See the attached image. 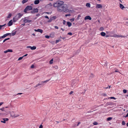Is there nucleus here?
I'll list each match as a JSON object with an SVG mask.
<instances>
[{
    "label": "nucleus",
    "mask_w": 128,
    "mask_h": 128,
    "mask_svg": "<svg viewBox=\"0 0 128 128\" xmlns=\"http://www.w3.org/2000/svg\"><path fill=\"white\" fill-rule=\"evenodd\" d=\"M63 1H58L54 3L53 6L56 8H57V10L59 12H69L68 7L66 4H64Z\"/></svg>",
    "instance_id": "nucleus-1"
},
{
    "label": "nucleus",
    "mask_w": 128,
    "mask_h": 128,
    "mask_svg": "<svg viewBox=\"0 0 128 128\" xmlns=\"http://www.w3.org/2000/svg\"><path fill=\"white\" fill-rule=\"evenodd\" d=\"M23 15V14L20 13H18L13 18V21L14 22H16L19 18H20Z\"/></svg>",
    "instance_id": "nucleus-2"
},
{
    "label": "nucleus",
    "mask_w": 128,
    "mask_h": 128,
    "mask_svg": "<svg viewBox=\"0 0 128 128\" xmlns=\"http://www.w3.org/2000/svg\"><path fill=\"white\" fill-rule=\"evenodd\" d=\"M32 6H27L24 9V12L25 13H27L26 11L27 10H32Z\"/></svg>",
    "instance_id": "nucleus-3"
},
{
    "label": "nucleus",
    "mask_w": 128,
    "mask_h": 128,
    "mask_svg": "<svg viewBox=\"0 0 128 128\" xmlns=\"http://www.w3.org/2000/svg\"><path fill=\"white\" fill-rule=\"evenodd\" d=\"M19 115L18 114L16 116H15V114H14V112L13 111H12L10 113V116H11L14 118H15L16 117H18L19 116Z\"/></svg>",
    "instance_id": "nucleus-4"
},
{
    "label": "nucleus",
    "mask_w": 128,
    "mask_h": 128,
    "mask_svg": "<svg viewBox=\"0 0 128 128\" xmlns=\"http://www.w3.org/2000/svg\"><path fill=\"white\" fill-rule=\"evenodd\" d=\"M32 20H29L26 19V18H24L23 20V22L24 23H26L27 22H32Z\"/></svg>",
    "instance_id": "nucleus-5"
},
{
    "label": "nucleus",
    "mask_w": 128,
    "mask_h": 128,
    "mask_svg": "<svg viewBox=\"0 0 128 128\" xmlns=\"http://www.w3.org/2000/svg\"><path fill=\"white\" fill-rule=\"evenodd\" d=\"M38 10L37 8H34L33 10L31 11V12L32 13L34 14L35 12H38Z\"/></svg>",
    "instance_id": "nucleus-6"
},
{
    "label": "nucleus",
    "mask_w": 128,
    "mask_h": 128,
    "mask_svg": "<svg viewBox=\"0 0 128 128\" xmlns=\"http://www.w3.org/2000/svg\"><path fill=\"white\" fill-rule=\"evenodd\" d=\"M102 8V6L101 4H96V8L101 9Z\"/></svg>",
    "instance_id": "nucleus-7"
},
{
    "label": "nucleus",
    "mask_w": 128,
    "mask_h": 128,
    "mask_svg": "<svg viewBox=\"0 0 128 128\" xmlns=\"http://www.w3.org/2000/svg\"><path fill=\"white\" fill-rule=\"evenodd\" d=\"M13 24V22L12 20H10L8 23V26H10L12 25Z\"/></svg>",
    "instance_id": "nucleus-8"
},
{
    "label": "nucleus",
    "mask_w": 128,
    "mask_h": 128,
    "mask_svg": "<svg viewBox=\"0 0 128 128\" xmlns=\"http://www.w3.org/2000/svg\"><path fill=\"white\" fill-rule=\"evenodd\" d=\"M27 48H30L32 50H34L36 49V46H34L32 47L30 46H27Z\"/></svg>",
    "instance_id": "nucleus-9"
},
{
    "label": "nucleus",
    "mask_w": 128,
    "mask_h": 128,
    "mask_svg": "<svg viewBox=\"0 0 128 128\" xmlns=\"http://www.w3.org/2000/svg\"><path fill=\"white\" fill-rule=\"evenodd\" d=\"M91 20L92 19V18L90 16H86L85 18H84V20Z\"/></svg>",
    "instance_id": "nucleus-10"
},
{
    "label": "nucleus",
    "mask_w": 128,
    "mask_h": 128,
    "mask_svg": "<svg viewBox=\"0 0 128 128\" xmlns=\"http://www.w3.org/2000/svg\"><path fill=\"white\" fill-rule=\"evenodd\" d=\"M34 30L35 32H40L41 33H42L43 32L42 30L39 29L37 30L35 29Z\"/></svg>",
    "instance_id": "nucleus-11"
},
{
    "label": "nucleus",
    "mask_w": 128,
    "mask_h": 128,
    "mask_svg": "<svg viewBox=\"0 0 128 128\" xmlns=\"http://www.w3.org/2000/svg\"><path fill=\"white\" fill-rule=\"evenodd\" d=\"M12 49H8L7 50L4 51V53H6L8 52H12Z\"/></svg>",
    "instance_id": "nucleus-12"
},
{
    "label": "nucleus",
    "mask_w": 128,
    "mask_h": 128,
    "mask_svg": "<svg viewBox=\"0 0 128 128\" xmlns=\"http://www.w3.org/2000/svg\"><path fill=\"white\" fill-rule=\"evenodd\" d=\"M113 103L112 102H107L106 104V106L111 105L113 104Z\"/></svg>",
    "instance_id": "nucleus-13"
},
{
    "label": "nucleus",
    "mask_w": 128,
    "mask_h": 128,
    "mask_svg": "<svg viewBox=\"0 0 128 128\" xmlns=\"http://www.w3.org/2000/svg\"><path fill=\"white\" fill-rule=\"evenodd\" d=\"M10 34H11L10 33H6L5 34H4L3 36H2V38H5V37H6V36H7L9 35H10Z\"/></svg>",
    "instance_id": "nucleus-14"
},
{
    "label": "nucleus",
    "mask_w": 128,
    "mask_h": 128,
    "mask_svg": "<svg viewBox=\"0 0 128 128\" xmlns=\"http://www.w3.org/2000/svg\"><path fill=\"white\" fill-rule=\"evenodd\" d=\"M120 7L122 10L125 8V7L122 4H120Z\"/></svg>",
    "instance_id": "nucleus-15"
},
{
    "label": "nucleus",
    "mask_w": 128,
    "mask_h": 128,
    "mask_svg": "<svg viewBox=\"0 0 128 128\" xmlns=\"http://www.w3.org/2000/svg\"><path fill=\"white\" fill-rule=\"evenodd\" d=\"M106 34V33L105 32H102L100 33V34L102 36L104 37V36H105ZM99 34L100 35V34Z\"/></svg>",
    "instance_id": "nucleus-16"
},
{
    "label": "nucleus",
    "mask_w": 128,
    "mask_h": 128,
    "mask_svg": "<svg viewBox=\"0 0 128 128\" xmlns=\"http://www.w3.org/2000/svg\"><path fill=\"white\" fill-rule=\"evenodd\" d=\"M67 25L66 26L68 25L69 27H70L72 25V23L69 22H67Z\"/></svg>",
    "instance_id": "nucleus-17"
},
{
    "label": "nucleus",
    "mask_w": 128,
    "mask_h": 128,
    "mask_svg": "<svg viewBox=\"0 0 128 128\" xmlns=\"http://www.w3.org/2000/svg\"><path fill=\"white\" fill-rule=\"evenodd\" d=\"M56 18V16H54L51 17L50 18L52 20V21L53 20H54Z\"/></svg>",
    "instance_id": "nucleus-18"
},
{
    "label": "nucleus",
    "mask_w": 128,
    "mask_h": 128,
    "mask_svg": "<svg viewBox=\"0 0 128 128\" xmlns=\"http://www.w3.org/2000/svg\"><path fill=\"white\" fill-rule=\"evenodd\" d=\"M40 1L39 0H35L34 2V4H38L39 3Z\"/></svg>",
    "instance_id": "nucleus-19"
},
{
    "label": "nucleus",
    "mask_w": 128,
    "mask_h": 128,
    "mask_svg": "<svg viewBox=\"0 0 128 128\" xmlns=\"http://www.w3.org/2000/svg\"><path fill=\"white\" fill-rule=\"evenodd\" d=\"M112 119V118L111 117H109L106 119L107 121H109L111 120Z\"/></svg>",
    "instance_id": "nucleus-20"
},
{
    "label": "nucleus",
    "mask_w": 128,
    "mask_h": 128,
    "mask_svg": "<svg viewBox=\"0 0 128 128\" xmlns=\"http://www.w3.org/2000/svg\"><path fill=\"white\" fill-rule=\"evenodd\" d=\"M108 99H114L116 100V98L114 97L113 96H111L110 97H108L107 98Z\"/></svg>",
    "instance_id": "nucleus-21"
},
{
    "label": "nucleus",
    "mask_w": 128,
    "mask_h": 128,
    "mask_svg": "<svg viewBox=\"0 0 128 128\" xmlns=\"http://www.w3.org/2000/svg\"><path fill=\"white\" fill-rule=\"evenodd\" d=\"M17 31H15L14 32H12L11 34V35L12 36H14V35L16 34V33Z\"/></svg>",
    "instance_id": "nucleus-22"
},
{
    "label": "nucleus",
    "mask_w": 128,
    "mask_h": 128,
    "mask_svg": "<svg viewBox=\"0 0 128 128\" xmlns=\"http://www.w3.org/2000/svg\"><path fill=\"white\" fill-rule=\"evenodd\" d=\"M86 6L88 7H90V4L89 3H87L86 4Z\"/></svg>",
    "instance_id": "nucleus-23"
},
{
    "label": "nucleus",
    "mask_w": 128,
    "mask_h": 128,
    "mask_svg": "<svg viewBox=\"0 0 128 128\" xmlns=\"http://www.w3.org/2000/svg\"><path fill=\"white\" fill-rule=\"evenodd\" d=\"M28 1V0H23L22 2L23 4H24L26 2Z\"/></svg>",
    "instance_id": "nucleus-24"
},
{
    "label": "nucleus",
    "mask_w": 128,
    "mask_h": 128,
    "mask_svg": "<svg viewBox=\"0 0 128 128\" xmlns=\"http://www.w3.org/2000/svg\"><path fill=\"white\" fill-rule=\"evenodd\" d=\"M12 16V14L11 13H9L8 14V16L7 17V18H10Z\"/></svg>",
    "instance_id": "nucleus-25"
},
{
    "label": "nucleus",
    "mask_w": 128,
    "mask_h": 128,
    "mask_svg": "<svg viewBox=\"0 0 128 128\" xmlns=\"http://www.w3.org/2000/svg\"><path fill=\"white\" fill-rule=\"evenodd\" d=\"M43 82H40L38 84V85L40 86L42 85H43Z\"/></svg>",
    "instance_id": "nucleus-26"
},
{
    "label": "nucleus",
    "mask_w": 128,
    "mask_h": 128,
    "mask_svg": "<svg viewBox=\"0 0 128 128\" xmlns=\"http://www.w3.org/2000/svg\"><path fill=\"white\" fill-rule=\"evenodd\" d=\"M104 30V28L102 27H100L99 29V30L100 31H102Z\"/></svg>",
    "instance_id": "nucleus-27"
},
{
    "label": "nucleus",
    "mask_w": 128,
    "mask_h": 128,
    "mask_svg": "<svg viewBox=\"0 0 128 128\" xmlns=\"http://www.w3.org/2000/svg\"><path fill=\"white\" fill-rule=\"evenodd\" d=\"M50 80V79L48 80H45L44 81H43V82H43V83H46L48 82Z\"/></svg>",
    "instance_id": "nucleus-28"
},
{
    "label": "nucleus",
    "mask_w": 128,
    "mask_h": 128,
    "mask_svg": "<svg viewBox=\"0 0 128 128\" xmlns=\"http://www.w3.org/2000/svg\"><path fill=\"white\" fill-rule=\"evenodd\" d=\"M80 124V122H78V124L77 125H76V124L75 125H74V126H78Z\"/></svg>",
    "instance_id": "nucleus-29"
},
{
    "label": "nucleus",
    "mask_w": 128,
    "mask_h": 128,
    "mask_svg": "<svg viewBox=\"0 0 128 128\" xmlns=\"http://www.w3.org/2000/svg\"><path fill=\"white\" fill-rule=\"evenodd\" d=\"M122 124L123 125H125L126 124V123L125 122L124 120H123L122 121Z\"/></svg>",
    "instance_id": "nucleus-30"
},
{
    "label": "nucleus",
    "mask_w": 128,
    "mask_h": 128,
    "mask_svg": "<svg viewBox=\"0 0 128 128\" xmlns=\"http://www.w3.org/2000/svg\"><path fill=\"white\" fill-rule=\"evenodd\" d=\"M2 120H3V121H2V120L1 121V122H2L4 123H5L6 122L5 120L4 119V118H3Z\"/></svg>",
    "instance_id": "nucleus-31"
},
{
    "label": "nucleus",
    "mask_w": 128,
    "mask_h": 128,
    "mask_svg": "<svg viewBox=\"0 0 128 128\" xmlns=\"http://www.w3.org/2000/svg\"><path fill=\"white\" fill-rule=\"evenodd\" d=\"M10 38H6L3 40V43L6 40H9L10 39Z\"/></svg>",
    "instance_id": "nucleus-32"
},
{
    "label": "nucleus",
    "mask_w": 128,
    "mask_h": 128,
    "mask_svg": "<svg viewBox=\"0 0 128 128\" xmlns=\"http://www.w3.org/2000/svg\"><path fill=\"white\" fill-rule=\"evenodd\" d=\"M114 37H120L119 35H118L116 34H114V36H113Z\"/></svg>",
    "instance_id": "nucleus-33"
},
{
    "label": "nucleus",
    "mask_w": 128,
    "mask_h": 128,
    "mask_svg": "<svg viewBox=\"0 0 128 128\" xmlns=\"http://www.w3.org/2000/svg\"><path fill=\"white\" fill-rule=\"evenodd\" d=\"M123 92L124 93H126L127 92V90H126L124 89L123 90Z\"/></svg>",
    "instance_id": "nucleus-34"
},
{
    "label": "nucleus",
    "mask_w": 128,
    "mask_h": 128,
    "mask_svg": "<svg viewBox=\"0 0 128 128\" xmlns=\"http://www.w3.org/2000/svg\"><path fill=\"white\" fill-rule=\"evenodd\" d=\"M53 59L51 60L50 62V64H52L53 63Z\"/></svg>",
    "instance_id": "nucleus-35"
},
{
    "label": "nucleus",
    "mask_w": 128,
    "mask_h": 128,
    "mask_svg": "<svg viewBox=\"0 0 128 128\" xmlns=\"http://www.w3.org/2000/svg\"><path fill=\"white\" fill-rule=\"evenodd\" d=\"M71 16V14H67L65 15V16L66 17L67 16Z\"/></svg>",
    "instance_id": "nucleus-36"
},
{
    "label": "nucleus",
    "mask_w": 128,
    "mask_h": 128,
    "mask_svg": "<svg viewBox=\"0 0 128 128\" xmlns=\"http://www.w3.org/2000/svg\"><path fill=\"white\" fill-rule=\"evenodd\" d=\"M23 58V57H21L19 58L18 59V60H21Z\"/></svg>",
    "instance_id": "nucleus-37"
},
{
    "label": "nucleus",
    "mask_w": 128,
    "mask_h": 128,
    "mask_svg": "<svg viewBox=\"0 0 128 128\" xmlns=\"http://www.w3.org/2000/svg\"><path fill=\"white\" fill-rule=\"evenodd\" d=\"M86 90H84V91L83 92H82V93H81V94H84Z\"/></svg>",
    "instance_id": "nucleus-38"
},
{
    "label": "nucleus",
    "mask_w": 128,
    "mask_h": 128,
    "mask_svg": "<svg viewBox=\"0 0 128 128\" xmlns=\"http://www.w3.org/2000/svg\"><path fill=\"white\" fill-rule=\"evenodd\" d=\"M74 19L72 18L70 19V20L72 22L74 20Z\"/></svg>",
    "instance_id": "nucleus-39"
},
{
    "label": "nucleus",
    "mask_w": 128,
    "mask_h": 128,
    "mask_svg": "<svg viewBox=\"0 0 128 128\" xmlns=\"http://www.w3.org/2000/svg\"><path fill=\"white\" fill-rule=\"evenodd\" d=\"M107 64L108 63L106 61V62H105V64H104V65L107 66Z\"/></svg>",
    "instance_id": "nucleus-40"
},
{
    "label": "nucleus",
    "mask_w": 128,
    "mask_h": 128,
    "mask_svg": "<svg viewBox=\"0 0 128 128\" xmlns=\"http://www.w3.org/2000/svg\"><path fill=\"white\" fill-rule=\"evenodd\" d=\"M50 36L48 35H46L45 36V37L47 38H50Z\"/></svg>",
    "instance_id": "nucleus-41"
},
{
    "label": "nucleus",
    "mask_w": 128,
    "mask_h": 128,
    "mask_svg": "<svg viewBox=\"0 0 128 128\" xmlns=\"http://www.w3.org/2000/svg\"><path fill=\"white\" fill-rule=\"evenodd\" d=\"M6 24H5L3 25H0V30L2 28V27L4 26Z\"/></svg>",
    "instance_id": "nucleus-42"
},
{
    "label": "nucleus",
    "mask_w": 128,
    "mask_h": 128,
    "mask_svg": "<svg viewBox=\"0 0 128 128\" xmlns=\"http://www.w3.org/2000/svg\"><path fill=\"white\" fill-rule=\"evenodd\" d=\"M68 35H70V36H72V33L70 32H68Z\"/></svg>",
    "instance_id": "nucleus-43"
},
{
    "label": "nucleus",
    "mask_w": 128,
    "mask_h": 128,
    "mask_svg": "<svg viewBox=\"0 0 128 128\" xmlns=\"http://www.w3.org/2000/svg\"><path fill=\"white\" fill-rule=\"evenodd\" d=\"M52 20L51 19V18H50V19L48 21V22H52Z\"/></svg>",
    "instance_id": "nucleus-44"
},
{
    "label": "nucleus",
    "mask_w": 128,
    "mask_h": 128,
    "mask_svg": "<svg viewBox=\"0 0 128 128\" xmlns=\"http://www.w3.org/2000/svg\"><path fill=\"white\" fill-rule=\"evenodd\" d=\"M103 95L104 96H107V95L105 93H103Z\"/></svg>",
    "instance_id": "nucleus-45"
},
{
    "label": "nucleus",
    "mask_w": 128,
    "mask_h": 128,
    "mask_svg": "<svg viewBox=\"0 0 128 128\" xmlns=\"http://www.w3.org/2000/svg\"><path fill=\"white\" fill-rule=\"evenodd\" d=\"M34 66L33 64H32L31 65L30 68H34Z\"/></svg>",
    "instance_id": "nucleus-46"
},
{
    "label": "nucleus",
    "mask_w": 128,
    "mask_h": 128,
    "mask_svg": "<svg viewBox=\"0 0 128 128\" xmlns=\"http://www.w3.org/2000/svg\"><path fill=\"white\" fill-rule=\"evenodd\" d=\"M66 22V21L65 20H64L63 22V24H65V23Z\"/></svg>",
    "instance_id": "nucleus-47"
},
{
    "label": "nucleus",
    "mask_w": 128,
    "mask_h": 128,
    "mask_svg": "<svg viewBox=\"0 0 128 128\" xmlns=\"http://www.w3.org/2000/svg\"><path fill=\"white\" fill-rule=\"evenodd\" d=\"M4 119L5 120L6 122V121H8V119L7 118H4Z\"/></svg>",
    "instance_id": "nucleus-48"
},
{
    "label": "nucleus",
    "mask_w": 128,
    "mask_h": 128,
    "mask_svg": "<svg viewBox=\"0 0 128 128\" xmlns=\"http://www.w3.org/2000/svg\"><path fill=\"white\" fill-rule=\"evenodd\" d=\"M110 36L106 34V36H104V37H106V38H108V37H109Z\"/></svg>",
    "instance_id": "nucleus-49"
},
{
    "label": "nucleus",
    "mask_w": 128,
    "mask_h": 128,
    "mask_svg": "<svg viewBox=\"0 0 128 128\" xmlns=\"http://www.w3.org/2000/svg\"><path fill=\"white\" fill-rule=\"evenodd\" d=\"M54 28H55L56 29H58V28L57 26H55Z\"/></svg>",
    "instance_id": "nucleus-50"
},
{
    "label": "nucleus",
    "mask_w": 128,
    "mask_h": 128,
    "mask_svg": "<svg viewBox=\"0 0 128 128\" xmlns=\"http://www.w3.org/2000/svg\"><path fill=\"white\" fill-rule=\"evenodd\" d=\"M44 17L45 18H46L49 19V18L47 16H46Z\"/></svg>",
    "instance_id": "nucleus-51"
},
{
    "label": "nucleus",
    "mask_w": 128,
    "mask_h": 128,
    "mask_svg": "<svg viewBox=\"0 0 128 128\" xmlns=\"http://www.w3.org/2000/svg\"><path fill=\"white\" fill-rule=\"evenodd\" d=\"M60 41V40H56V43H57L58 42H59Z\"/></svg>",
    "instance_id": "nucleus-52"
},
{
    "label": "nucleus",
    "mask_w": 128,
    "mask_h": 128,
    "mask_svg": "<svg viewBox=\"0 0 128 128\" xmlns=\"http://www.w3.org/2000/svg\"><path fill=\"white\" fill-rule=\"evenodd\" d=\"M60 37L61 38L63 39V40L66 38V37H62L61 36H60Z\"/></svg>",
    "instance_id": "nucleus-53"
},
{
    "label": "nucleus",
    "mask_w": 128,
    "mask_h": 128,
    "mask_svg": "<svg viewBox=\"0 0 128 128\" xmlns=\"http://www.w3.org/2000/svg\"><path fill=\"white\" fill-rule=\"evenodd\" d=\"M43 126L42 125H41L39 126V128H42Z\"/></svg>",
    "instance_id": "nucleus-54"
},
{
    "label": "nucleus",
    "mask_w": 128,
    "mask_h": 128,
    "mask_svg": "<svg viewBox=\"0 0 128 128\" xmlns=\"http://www.w3.org/2000/svg\"><path fill=\"white\" fill-rule=\"evenodd\" d=\"M73 93V91H72L70 92L69 94H72V93Z\"/></svg>",
    "instance_id": "nucleus-55"
},
{
    "label": "nucleus",
    "mask_w": 128,
    "mask_h": 128,
    "mask_svg": "<svg viewBox=\"0 0 128 128\" xmlns=\"http://www.w3.org/2000/svg\"><path fill=\"white\" fill-rule=\"evenodd\" d=\"M128 117V112L127 113V114H126V115L125 116V117H126V118L127 117Z\"/></svg>",
    "instance_id": "nucleus-56"
},
{
    "label": "nucleus",
    "mask_w": 128,
    "mask_h": 128,
    "mask_svg": "<svg viewBox=\"0 0 128 128\" xmlns=\"http://www.w3.org/2000/svg\"><path fill=\"white\" fill-rule=\"evenodd\" d=\"M119 72V71L118 69L115 70L114 71V72Z\"/></svg>",
    "instance_id": "nucleus-57"
},
{
    "label": "nucleus",
    "mask_w": 128,
    "mask_h": 128,
    "mask_svg": "<svg viewBox=\"0 0 128 128\" xmlns=\"http://www.w3.org/2000/svg\"><path fill=\"white\" fill-rule=\"evenodd\" d=\"M4 108H2L0 109V110H1L2 111H4Z\"/></svg>",
    "instance_id": "nucleus-58"
},
{
    "label": "nucleus",
    "mask_w": 128,
    "mask_h": 128,
    "mask_svg": "<svg viewBox=\"0 0 128 128\" xmlns=\"http://www.w3.org/2000/svg\"><path fill=\"white\" fill-rule=\"evenodd\" d=\"M27 55H28L27 54H26L22 56L23 57V58L24 56H27Z\"/></svg>",
    "instance_id": "nucleus-59"
},
{
    "label": "nucleus",
    "mask_w": 128,
    "mask_h": 128,
    "mask_svg": "<svg viewBox=\"0 0 128 128\" xmlns=\"http://www.w3.org/2000/svg\"><path fill=\"white\" fill-rule=\"evenodd\" d=\"M3 102H0V106L2 105L3 104Z\"/></svg>",
    "instance_id": "nucleus-60"
},
{
    "label": "nucleus",
    "mask_w": 128,
    "mask_h": 128,
    "mask_svg": "<svg viewBox=\"0 0 128 128\" xmlns=\"http://www.w3.org/2000/svg\"><path fill=\"white\" fill-rule=\"evenodd\" d=\"M93 124L94 125H96V122H94L93 123Z\"/></svg>",
    "instance_id": "nucleus-61"
},
{
    "label": "nucleus",
    "mask_w": 128,
    "mask_h": 128,
    "mask_svg": "<svg viewBox=\"0 0 128 128\" xmlns=\"http://www.w3.org/2000/svg\"><path fill=\"white\" fill-rule=\"evenodd\" d=\"M25 18H26V19H27L28 20H29V17H25Z\"/></svg>",
    "instance_id": "nucleus-62"
},
{
    "label": "nucleus",
    "mask_w": 128,
    "mask_h": 128,
    "mask_svg": "<svg viewBox=\"0 0 128 128\" xmlns=\"http://www.w3.org/2000/svg\"><path fill=\"white\" fill-rule=\"evenodd\" d=\"M25 23H23V24H22V25H23V26H24L25 25Z\"/></svg>",
    "instance_id": "nucleus-63"
},
{
    "label": "nucleus",
    "mask_w": 128,
    "mask_h": 128,
    "mask_svg": "<svg viewBox=\"0 0 128 128\" xmlns=\"http://www.w3.org/2000/svg\"><path fill=\"white\" fill-rule=\"evenodd\" d=\"M3 114H4L3 113H2V112L0 113V115H3Z\"/></svg>",
    "instance_id": "nucleus-64"
}]
</instances>
